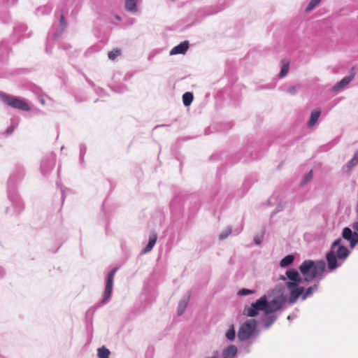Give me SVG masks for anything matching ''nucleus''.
<instances>
[{"instance_id": "obj_30", "label": "nucleus", "mask_w": 358, "mask_h": 358, "mask_svg": "<svg viewBox=\"0 0 358 358\" xmlns=\"http://www.w3.org/2000/svg\"><path fill=\"white\" fill-rule=\"evenodd\" d=\"M313 178V171H310L306 176H305V180L306 182H309Z\"/></svg>"}, {"instance_id": "obj_25", "label": "nucleus", "mask_w": 358, "mask_h": 358, "mask_svg": "<svg viewBox=\"0 0 358 358\" xmlns=\"http://www.w3.org/2000/svg\"><path fill=\"white\" fill-rule=\"evenodd\" d=\"M321 1V0H311L306 8V12L312 10L315 8Z\"/></svg>"}, {"instance_id": "obj_23", "label": "nucleus", "mask_w": 358, "mask_h": 358, "mask_svg": "<svg viewBox=\"0 0 358 358\" xmlns=\"http://www.w3.org/2000/svg\"><path fill=\"white\" fill-rule=\"evenodd\" d=\"M358 164V150L355 153L352 159L348 162V169H352Z\"/></svg>"}, {"instance_id": "obj_15", "label": "nucleus", "mask_w": 358, "mask_h": 358, "mask_svg": "<svg viewBox=\"0 0 358 358\" xmlns=\"http://www.w3.org/2000/svg\"><path fill=\"white\" fill-rule=\"evenodd\" d=\"M137 1L138 0H126L125 9L131 13L137 12Z\"/></svg>"}, {"instance_id": "obj_19", "label": "nucleus", "mask_w": 358, "mask_h": 358, "mask_svg": "<svg viewBox=\"0 0 358 358\" xmlns=\"http://www.w3.org/2000/svg\"><path fill=\"white\" fill-rule=\"evenodd\" d=\"M182 101L185 106H188L193 101V94L191 92H185L182 96Z\"/></svg>"}, {"instance_id": "obj_27", "label": "nucleus", "mask_w": 358, "mask_h": 358, "mask_svg": "<svg viewBox=\"0 0 358 358\" xmlns=\"http://www.w3.org/2000/svg\"><path fill=\"white\" fill-rule=\"evenodd\" d=\"M276 320V317L275 316H268L267 317H266V319L264 320V325L266 327V328H269L272 324L275 322V320Z\"/></svg>"}, {"instance_id": "obj_11", "label": "nucleus", "mask_w": 358, "mask_h": 358, "mask_svg": "<svg viewBox=\"0 0 358 358\" xmlns=\"http://www.w3.org/2000/svg\"><path fill=\"white\" fill-rule=\"evenodd\" d=\"M355 75L352 73L351 75H349L348 76L344 77L343 79H341L334 87V90H338L346 85H348L354 78Z\"/></svg>"}, {"instance_id": "obj_8", "label": "nucleus", "mask_w": 358, "mask_h": 358, "mask_svg": "<svg viewBox=\"0 0 358 358\" xmlns=\"http://www.w3.org/2000/svg\"><path fill=\"white\" fill-rule=\"evenodd\" d=\"M117 270V268H113L109 272V273L108 275L105 292H104V296H103V301H106L110 297V296L111 294L113 285V280H114V277H115Z\"/></svg>"}, {"instance_id": "obj_34", "label": "nucleus", "mask_w": 358, "mask_h": 358, "mask_svg": "<svg viewBox=\"0 0 358 358\" xmlns=\"http://www.w3.org/2000/svg\"><path fill=\"white\" fill-rule=\"evenodd\" d=\"M255 241L257 244H259L260 243V241L257 238H255Z\"/></svg>"}, {"instance_id": "obj_3", "label": "nucleus", "mask_w": 358, "mask_h": 358, "mask_svg": "<svg viewBox=\"0 0 358 358\" xmlns=\"http://www.w3.org/2000/svg\"><path fill=\"white\" fill-rule=\"evenodd\" d=\"M257 327L255 319H250L243 322L238 331V338L241 341L248 340L254 334Z\"/></svg>"}, {"instance_id": "obj_24", "label": "nucleus", "mask_w": 358, "mask_h": 358, "mask_svg": "<svg viewBox=\"0 0 358 358\" xmlns=\"http://www.w3.org/2000/svg\"><path fill=\"white\" fill-rule=\"evenodd\" d=\"M121 55V50L119 49H114L108 52V58L111 60H115L117 57Z\"/></svg>"}, {"instance_id": "obj_29", "label": "nucleus", "mask_w": 358, "mask_h": 358, "mask_svg": "<svg viewBox=\"0 0 358 358\" xmlns=\"http://www.w3.org/2000/svg\"><path fill=\"white\" fill-rule=\"evenodd\" d=\"M59 22H60V25H61L62 29H64L66 27V21L63 15H62L60 17Z\"/></svg>"}, {"instance_id": "obj_20", "label": "nucleus", "mask_w": 358, "mask_h": 358, "mask_svg": "<svg viewBox=\"0 0 358 358\" xmlns=\"http://www.w3.org/2000/svg\"><path fill=\"white\" fill-rule=\"evenodd\" d=\"M188 301H189V298H187L185 299L182 300L179 303L178 308V314L179 315H181L184 313V311L187 306Z\"/></svg>"}, {"instance_id": "obj_6", "label": "nucleus", "mask_w": 358, "mask_h": 358, "mask_svg": "<svg viewBox=\"0 0 358 358\" xmlns=\"http://www.w3.org/2000/svg\"><path fill=\"white\" fill-rule=\"evenodd\" d=\"M264 301L260 298L256 302L252 303L250 307L245 308L244 314L248 317L256 316L259 310L264 311Z\"/></svg>"}, {"instance_id": "obj_7", "label": "nucleus", "mask_w": 358, "mask_h": 358, "mask_svg": "<svg viewBox=\"0 0 358 358\" xmlns=\"http://www.w3.org/2000/svg\"><path fill=\"white\" fill-rule=\"evenodd\" d=\"M286 275L291 281L286 283L289 289L295 287L301 282L299 272L296 269H290L286 271Z\"/></svg>"}, {"instance_id": "obj_12", "label": "nucleus", "mask_w": 358, "mask_h": 358, "mask_svg": "<svg viewBox=\"0 0 358 358\" xmlns=\"http://www.w3.org/2000/svg\"><path fill=\"white\" fill-rule=\"evenodd\" d=\"M303 292L304 288L301 287L292 289L290 292L289 299V303H294L296 299L303 293Z\"/></svg>"}, {"instance_id": "obj_16", "label": "nucleus", "mask_w": 358, "mask_h": 358, "mask_svg": "<svg viewBox=\"0 0 358 358\" xmlns=\"http://www.w3.org/2000/svg\"><path fill=\"white\" fill-rule=\"evenodd\" d=\"M320 114L321 111L320 110H315L311 113L310 117L308 123L309 127H312L315 124L320 116Z\"/></svg>"}, {"instance_id": "obj_28", "label": "nucleus", "mask_w": 358, "mask_h": 358, "mask_svg": "<svg viewBox=\"0 0 358 358\" xmlns=\"http://www.w3.org/2000/svg\"><path fill=\"white\" fill-rule=\"evenodd\" d=\"M255 293L254 290L248 289H242L238 292L239 295H248Z\"/></svg>"}, {"instance_id": "obj_18", "label": "nucleus", "mask_w": 358, "mask_h": 358, "mask_svg": "<svg viewBox=\"0 0 358 358\" xmlns=\"http://www.w3.org/2000/svg\"><path fill=\"white\" fill-rule=\"evenodd\" d=\"M97 351H98L97 356L99 358H109L110 352L106 347L102 346L101 348H99L97 350Z\"/></svg>"}, {"instance_id": "obj_37", "label": "nucleus", "mask_w": 358, "mask_h": 358, "mask_svg": "<svg viewBox=\"0 0 358 358\" xmlns=\"http://www.w3.org/2000/svg\"><path fill=\"white\" fill-rule=\"evenodd\" d=\"M223 358H228V357H223Z\"/></svg>"}, {"instance_id": "obj_10", "label": "nucleus", "mask_w": 358, "mask_h": 358, "mask_svg": "<svg viewBox=\"0 0 358 358\" xmlns=\"http://www.w3.org/2000/svg\"><path fill=\"white\" fill-rule=\"evenodd\" d=\"M189 48L188 41H184L171 49V55L185 54Z\"/></svg>"}, {"instance_id": "obj_13", "label": "nucleus", "mask_w": 358, "mask_h": 358, "mask_svg": "<svg viewBox=\"0 0 358 358\" xmlns=\"http://www.w3.org/2000/svg\"><path fill=\"white\" fill-rule=\"evenodd\" d=\"M237 352V348L234 345H231L223 351V355L224 357L233 358L236 355Z\"/></svg>"}, {"instance_id": "obj_22", "label": "nucleus", "mask_w": 358, "mask_h": 358, "mask_svg": "<svg viewBox=\"0 0 358 358\" xmlns=\"http://www.w3.org/2000/svg\"><path fill=\"white\" fill-rule=\"evenodd\" d=\"M236 336V331L234 325H231L226 333V338L229 341H234Z\"/></svg>"}, {"instance_id": "obj_21", "label": "nucleus", "mask_w": 358, "mask_h": 358, "mask_svg": "<svg viewBox=\"0 0 358 358\" xmlns=\"http://www.w3.org/2000/svg\"><path fill=\"white\" fill-rule=\"evenodd\" d=\"M289 62L288 61H282V66L281 71L280 73V78H283L287 75L288 70H289Z\"/></svg>"}, {"instance_id": "obj_33", "label": "nucleus", "mask_w": 358, "mask_h": 358, "mask_svg": "<svg viewBox=\"0 0 358 358\" xmlns=\"http://www.w3.org/2000/svg\"><path fill=\"white\" fill-rule=\"evenodd\" d=\"M352 227L355 231H358V221L352 224Z\"/></svg>"}, {"instance_id": "obj_31", "label": "nucleus", "mask_w": 358, "mask_h": 358, "mask_svg": "<svg viewBox=\"0 0 358 358\" xmlns=\"http://www.w3.org/2000/svg\"><path fill=\"white\" fill-rule=\"evenodd\" d=\"M288 92L292 94H294L296 93V89L294 86H292L288 89Z\"/></svg>"}, {"instance_id": "obj_14", "label": "nucleus", "mask_w": 358, "mask_h": 358, "mask_svg": "<svg viewBox=\"0 0 358 358\" xmlns=\"http://www.w3.org/2000/svg\"><path fill=\"white\" fill-rule=\"evenodd\" d=\"M157 239V236L156 234H153L150 236L148 243L143 250V253H147L152 250V249L153 248L154 245L156 243Z\"/></svg>"}, {"instance_id": "obj_26", "label": "nucleus", "mask_w": 358, "mask_h": 358, "mask_svg": "<svg viewBox=\"0 0 358 358\" xmlns=\"http://www.w3.org/2000/svg\"><path fill=\"white\" fill-rule=\"evenodd\" d=\"M317 285H315L314 286L309 287L305 294L302 296V299L305 300L310 294H311L315 289H317Z\"/></svg>"}, {"instance_id": "obj_32", "label": "nucleus", "mask_w": 358, "mask_h": 358, "mask_svg": "<svg viewBox=\"0 0 358 358\" xmlns=\"http://www.w3.org/2000/svg\"><path fill=\"white\" fill-rule=\"evenodd\" d=\"M230 233H231V231H229L228 233H227V234H220V238L221 239H224V238H227V236H228Z\"/></svg>"}, {"instance_id": "obj_1", "label": "nucleus", "mask_w": 358, "mask_h": 358, "mask_svg": "<svg viewBox=\"0 0 358 358\" xmlns=\"http://www.w3.org/2000/svg\"><path fill=\"white\" fill-rule=\"evenodd\" d=\"M326 264L324 261L316 263L313 260H305L299 266V271L304 277V280L310 282L314 278L320 276L324 272Z\"/></svg>"}, {"instance_id": "obj_35", "label": "nucleus", "mask_w": 358, "mask_h": 358, "mask_svg": "<svg viewBox=\"0 0 358 358\" xmlns=\"http://www.w3.org/2000/svg\"><path fill=\"white\" fill-rule=\"evenodd\" d=\"M13 127H10L8 129V132H11L13 131Z\"/></svg>"}, {"instance_id": "obj_17", "label": "nucleus", "mask_w": 358, "mask_h": 358, "mask_svg": "<svg viewBox=\"0 0 358 358\" xmlns=\"http://www.w3.org/2000/svg\"><path fill=\"white\" fill-rule=\"evenodd\" d=\"M294 259V257L292 255H288L282 258L280 262V265L282 267H285L290 265Z\"/></svg>"}, {"instance_id": "obj_2", "label": "nucleus", "mask_w": 358, "mask_h": 358, "mask_svg": "<svg viewBox=\"0 0 358 358\" xmlns=\"http://www.w3.org/2000/svg\"><path fill=\"white\" fill-rule=\"evenodd\" d=\"M341 238L336 240L331 245V250L327 254L328 268L330 270L336 269L338 266L337 258L345 260L350 254L348 249L341 245Z\"/></svg>"}, {"instance_id": "obj_9", "label": "nucleus", "mask_w": 358, "mask_h": 358, "mask_svg": "<svg viewBox=\"0 0 358 358\" xmlns=\"http://www.w3.org/2000/svg\"><path fill=\"white\" fill-rule=\"evenodd\" d=\"M342 236L344 239L350 241L351 248H353L358 243V233L352 232L348 227L343 229Z\"/></svg>"}, {"instance_id": "obj_4", "label": "nucleus", "mask_w": 358, "mask_h": 358, "mask_svg": "<svg viewBox=\"0 0 358 358\" xmlns=\"http://www.w3.org/2000/svg\"><path fill=\"white\" fill-rule=\"evenodd\" d=\"M0 98L3 103L12 108L20 109L24 111H29L31 110L29 104L20 98L10 96L3 93H0Z\"/></svg>"}, {"instance_id": "obj_36", "label": "nucleus", "mask_w": 358, "mask_h": 358, "mask_svg": "<svg viewBox=\"0 0 358 358\" xmlns=\"http://www.w3.org/2000/svg\"><path fill=\"white\" fill-rule=\"evenodd\" d=\"M115 17H116V19H117V20H120V17L118 15H116V16H115Z\"/></svg>"}, {"instance_id": "obj_5", "label": "nucleus", "mask_w": 358, "mask_h": 358, "mask_svg": "<svg viewBox=\"0 0 358 358\" xmlns=\"http://www.w3.org/2000/svg\"><path fill=\"white\" fill-rule=\"evenodd\" d=\"M264 301V313L266 314L272 313L281 308L283 305L284 300L281 297H275L271 301H267L266 296L262 297Z\"/></svg>"}]
</instances>
